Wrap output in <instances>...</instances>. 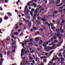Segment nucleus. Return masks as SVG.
Returning <instances> with one entry per match:
<instances>
[{
  "instance_id": "obj_1",
  "label": "nucleus",
  "mask_w": 65,
  "mask_h": 65,
  "mask_svg": "<svg viewBox=\"0 0 65 65\" xmlns=\"http://www.w3.org/2000/svg\"><path fill=\"white\" fill-rule=\"evenodd\" d=\"M25 7V8L24 9L25 11L24 12L25 13L24 15H28V14L29 13V12L30 11V10H28V9H26L28 8V6H26Z\"/></svg>"
},
{
  "instance_id": "obj_2",
  "label": "nucleus",
  "mask_w": 65,
  "mask_h": 65,
  "mask_svg": "<svg viewBox=\"0 0 65 65\" xmlns=\"http://www.w3.org/2000/svg\"><path fill=\"white\" fill-rule=\"evenodd\" d=\"M52 48L51 47H50L49 46H46L44 48V50L45 51H47V52H49L50 50H52Z\"/></svg>"
},
{
  "instance_id": "obj_3",
  "label": "nucleus",
  "mask_w": 65,
  "mask_h": 65,
  "mask_svg": "<svg viewBox=\"0 0 65 65\" xmlns=\"http://www.w3.org/2000/svg\"><path fill=\"white\" fill-rule=\"evenodd\" d=\"M26 51H24V48H22L21 50V57H23V54L24 53V52H25Z\"/></svg>"
},
{
  "instance_id": "obj_4",
  "label": "nucleus",
  "mask_w": 65,
  "mask_h": 65,
  "mask_svg": "<svg viewBox=\"0 0 65 65\" xmlns=\"http://www.w3.org/2000/svg\"><path fill=\"white\" fill-rule=\"evenodd\" d=\"M37 12H36L35 11L34 13V17H33V20H34L35 19V18H36V16L37 15Z\"/></svg>"
},
{
  "instance_id": "obj_5",
  "label": "nucleus",
  "mask_w": 65,
  "mask_h": 65,
  "mask_svg": "<svg viewBox=\"0 0 65 65\" xmlns=\"http://www.w3.org/2000/svg\"><path fill=\"white\" fill-rule=\"evenodd\" d=\"M41 8V6H40V7L39 8H37L35 10V11L36 12H38V10H39V9H40V8Z\"/></svg>"
},
{
  "instance_id": "obj_6",
  "label": "nucleus",
  "mask_w": 65,
  "mask_h": 65,
  "mask_svg": "<svg viewBox=\"0 0 65 65\" xmlns=\"http://www.w3.org/2000/svg\"><path fill=\"white\" fill-rule=\"evenodd\" d=\"M41 21H42L43 22L46 21V19H45V18H41Z\"/></svg>"
},
{
  "instance_id": "obj_7",
  "label": "nucleus",
  "mask_w": 65,
  "mask_h": 65,
  "mask_svg": "<svg viewBox=\"0 0 65 65\" xmlns=\"http://www.w3.org/2000/svg\"><path fill=\"white\" fill-rule=\"evenodd\" d=\"M60 0H58V1L56 2V5H57L58 4H60Z\"/></svg>"
},
{
  "instance_id": "obj_8",
  "label": "nucleus",
  "mask_w": 65,
  "mask_h": 65,
  "mask_svg": "<svg viewBox=\"0 0 65 65\" xmlns=\"http://www.w3.org/2000/svg\"><path fill=\"white\" fill-rule=\"evenodd\" d=\"M57 43V42H58V41H57L56 39L54 41V42H53V43Z\"/></svg>"
},
{
  "instance_id": "obj_9",
  "label": "nucleus",
  "mask_w": 65,
  "mask_h": 65,
  "mask_svg": "<svg viewBox=\"0 0 65 65\" xmlns=\"http://www.w3.org/2000/svg\"><path fill=\"white\" fill-rule=\"evenodd\" d=\"M63 3H60V4L57 5V6H58V7H60V6H61V5H63Z\"/></svg>"
},
{
  "instance_id": "obj_10",
  "label": "nucleus",
  "mask_w": 65,
  "mask_h": 65,
  "mask_svg": "<svg viewBox=\"0 0 65 65\" xmlns=\"http://www.w3.org/2000/svg\"><path fill=\"white\" fill-rule=\"evenodd\" d=\"M49 11H50L49 13H52L53 12V9H51L49 10Z\"/></svg>"
},
{
  "instance_id": "obj_11",
  "label": "nucleus",
  "mask_w": 65,
  "mask_h": 65,
  "mask_svg": "<svg viewBox=\"0 0 65 65\" xmlns=\"http://www.w3.org/2000/svg\"><path fill=\"white\" fill-rule=\"evenodd\" d=\"M35 40L36 41H39V39L38 38H36L35 39Z\"/></svg>"
},
{
  "instance_id": "obj_12",
  "label": "nucleus",
  "mask_w": 65,
  "mask_h": 65,
  "mask_svg": "<svg viewBox=\"0 0 65 65\" xmlns=\"http://www.w3.org/2000/svg\"><path fill=\"white\" fill-rule=\"evenodd\" d=\"M14 35H19V33H18L17 32H14L13 33Z\"/></svg>"
},
{
  "instance_id": "obj_13",
  "label": "nucleus",
  "mask_w": 65,
  "mask_h": 65,
  "mask_svg": "<svg viewBox=\"0 0 65 65\" xmlns=\"http://www.w3.org/2000/svg\"><path fill=\"white\" fill-rule=\"evenodd\" d=\"M51 35H52V34H51V33H50V32H48V37H51Z\"/></svg>"
},
{
  "instance_id": "obj_14",
  "label": "nucleus",
  "mask_w": 65,
  "mask_h": 65,
  "mask_svg": "<svg viewBox=\"0 0 65 65\" xmlns=\"http://www.w3.org/2000/svg\"><path fill=\"white\" fill-rule=\"evenodd\" d=\"M42 45L43 47H46V46H47V45H46L45 43L43 44Z\"/></svg>"
},
{
  "instance_id": "obj_15",
  "label": "nucleus",
  "mask_w": 65,
  "mask_h": 65,
  "mask_svg": "<svg viewBox=\"0 0 65 65\" xmlns=\"http://www.w3.org/2000/svg\"><path fill=\"white\" fill-rule=\"evenodd\" d=\"M43 9H44V8H41L40 10V12H41V11H42Z\"/></svg>"
},
{
  "instance_id": "obj_16",
  "label": "nucleus",
  "mask_w": 65,
  "mask_h": 65,
  "mask_svg": "<svg viewBox=\"0 0 65 65\" xmlns=\"http://www.w3.org/2000/svg\"><path fill=\"white\" fill-rule=\"evenodd\" d=\"M40 30L42 32H43V31L44 29L43 28H40Z\"/></svg>"
},
{
  "instance_id": "obj_17",
  "label": "nucleus",
  "mask_w": 65,
  "mask_h": 65,
  "mask_svg": "<svg viewBox=\"0 0 65 65\" xmlns=\"http://www.w3.org/2000/svg\"><path fill=\"white\" fill-rule=\"evenodd\" d=\"M43 43H45L46 45H48V42H43Z\"/></svg>"
},
{
  "instance_id": "obj_18",
  "label": "nucleus",
  "mask_w": 65,
  "mask_h": 65,
  "mask_svg": "<svg viewBox=\"0 0 65 65\" xmlns=\"http://www.w3.org/2000/svg\"><path fill=\"white\" fill-rule=\"evenodd\" d=\"M7 14L8 16H9V17H10V15H11V13H10L9 12L7 13Z\"/></svg>"
},
{
  "instance_id": "obj_19",
  "label": "nucleus",
  "mask_w": 65,
  "mask_h": 65,
  "mask_svg": "<svg viewBox=\"0 0 65 65\" xmlns=\"http://www.w3.org/2000/svg\"><path fill=\"white\" fill-rule=\"evenodd\" d=\"M31 11H32L33 12H35V9L33 8L31 9Z\"/></svg>"
},
{
  "instance_id": "obj_20",
  "label": "nucleus",
  "mask_w": 65,
  "mask_h": 65,
  "mask_svg": "<svg viewBox=\"0 0 65 65\" xmlns=\"http://www.w3.org/2000/svg\"><path fill=\"white\" fill-rule=\"evenodd\" d=\"M50 25L51 26V27H53V26H54V24H53L52 23H50Z\"/></svg>"
},
{
  "instance_id": "obj_21",
  "label": "nucleus",
  "mask_w": 65,
  "mask_h": 65,
  "mask_svg": "<svg viewBox=\"0 0 65 65\" xmlns=\"http://www.w3.org/2000/svg\"><path fill=\"white\" fill-rule=\"evenodd\" d=\"M4 19L5 20H7L8 19V18L6 16H5L4 17Z\"/></svg>"
},
{
  "instance_id": "obj_22",
  "label": "nucleus",
  "mask_w": 65,
  "mask_h": 65,
  "mask_svg": "<svg viewBox=\"0 0 65 65\" xmlns=\"http://www.w3.org/2000/svg\"><path fill=\"white\" fill-rule=\"evenodd\" d=\"M37 27L35 26L33 27V30H35V29H37Z\"/></svg>"
},
{
  "instance_id": "obj_23",
  "label": "nucleus",
  "mask_w": 65,
  "mask_h": 65,
  "mask_svg": "<svg viewBox=\"0 0 65 65\" xmlns=\"http://www.w3.org/2000/svg\"><path fill=\"white\" fill-rule=\"evenodd\" d=\"M47 17H48L47 15H44V18H45V19H47Z\"/></svg>"
},
{
  "instance_id": "obj_24",
  "label": "nucleus",
  "mask_w": 65,
  "mask_h": 65,
  "mask_svg": "<svg viewBox=\"0 0 65 65\" xmlns=\"http://www.w3.org/2000/svg\"><path fill=\"white\" fill-rule=\"evenodd\" d=\"M33 11H31L30 12V14L31 16L33 15Z\"/></svg>"
},
{
  "instance_id": "obj_25",
  "label": "nucleus",
  "mask_w": 65,
  "mask_h": 65,
  "mask_svg": "<svg viewBox=\"0 0 65 65\" xmlns=\"http://www.w3.org/2000/svg\"><path fill=\"white\" fill-rule=\"evenodd\" d=\"M53 3H54V1L53 0H52L50 2V3L51 4H53Z\"/></svg>"
},
{
  "instance_id": "obj_26",
  "label": "nucleus",
  "mask_w": 65,
  "mask_h": 65,
  "mask_svg": "<svg viewBox=\"0 0 65 65\" xmlns=\"http://www.w3.org/2000/svg\"><path fill=\"white\" fill-rule=\"evenodd\" d=\"M15 41H14V42H13V43H12V45H14V44H16V43H15Z\"/></svg>"
},
{
  "instance_id": "obj_27",
  "label": "nucleus",
  "mask_w": 65,
  "mask_h": 65,
  "mask_svg": "<svg viewBox=\"0 0 65 65\" xmlns=\"http://www.w3.org/2000/svg\"><path fill=\"white\" fill-rule=\"evenodd\" d=\"M10 54V52L8 51L7 52V56L8 57V54Z\"/></svg>"
},
{
  "instance_id": "obj_28",
  "label": "nucleus",
  "mask_w": 65,
  "mask_h": 65,
  "mask_svg": "<svg viewBox=\"0 0 65 65\" xmlns=\"http://www.w3.org/2000/svg\"><path fill=\"white\" fill-rule=\"evenodd\" d=\"M22 46H23V47H24V48H25V44H24V43H22Z\"/></svg>"
},
{
  "instance_id": "obj_29",
  "label": "nucleus",
  "mask_w": 65,
  "mask_h": 65,
  "mask_svg": "<svg viewBox=\"0 0 65 65\" xmlns=\"http://www.w3.org/2000/svg\"><path fill=\"white\" fill-rule=\"evenodd\" d=\"M60 59H61V61H63L64 60V58H60Z\"/></svg>"
},
{
  "instance_id": "obj_30",
  "label": "nucleus",
  "mask_w": 65,
  "mask_h": 65,
  "mask_svg": "<svg viewBox=\"0 0 65 65\" xmlns=\"http://www.w3.org/2000/svg\"><path fill=\"white\" fill-rule=\"evenodd\" d=\"M61 18L62 20L64 19V17H63V15H61Z\"/></svg>"
},
{
  "instance_id": "obj_31",
  "label": "nucleus",
  "mask_w": 65,
  "mask_h": 65,
  "mask_svg": "<svg viewBox=\"0 0 65 65\" xmlns=\"http://www.w3.org/2000/svg\"><path fill=\"white\" fill-rule=\"evenodd\" d=\"M57 37H56L55 36H54L53 37V39H57Z\"/></svg>"
},
{
  "instance_id": "obj_32",
  "label": "nucleus",
  "mask_w": 65,
  "mask_h": 65,
  "mask_svg": "<svg viewBox=\"0 0 65 65\" xmlns=\"http://www.w3.org/2000/svg\"><path fill=\"white\" fill-rule=\"evenodd\" d=\"M57 23L58 25H59V23H60V20L58 21L57 22Z\"/></svg>"
},
{
  "instance_id": "obj_33",
  "label": "nucleus",
  "mask_w": 65,
  "mask_h": 65,
  "mask_svg": "<svg viewBox=\"0 0 65 65\" xmlns=\"http://www.w3.org/2000/svg\"><path fill=\"white\" fill-rule=\"evenodd\" d=\"M47 61V60H46V59H44V62H45V63H46V61Z\"/></svg>"
},
{
  "instance_id": "obj_34",
  "label": "nucleus",
  "mask_w": 65,
  "mask_h": 65,
  "mask_svg": "<svg viewBox=\"0 0 65 65\" xmlns=\"http://www.w3.org/2000/svg\"><path fill=\"white\" fill-rule=\"evenodd\" d=\"M31 22L30 21L28 23V25L29 26H31Z\"/></svg>"
},
{
  "instance_id": "obj_35",
  "label": "nucleus",
  "mask_w": 65,
  "mask_h": 65,
  "mask_svg": "<svg viewBox=\"0 0 65 65\" xmlns=\"http://www.w3.org/2000/svg\"><path fill=\"white\" fill-rule=\"evenodd\" d=\"M58 11L59 12H60H60H63V11L62 10H61V9H60Z\"/></svg>"
},
{
  "instance_id": "obj_36",
  "label": "nucleus",
  "mask_w": 65,
  "mask_h": 65,
  "mask_svg": "<svg viewBox=\"0 0 65 65\" xmlns=\"http://www.w3.org/2000/svg\"><path fill=\"white\" fill-rule=\"evenodd\" d=\"M60 31L62 33H63V32H64V29H62Z\"/></svg>"
},
{
  "instance_id": "obj_37",
  "label": "nucleus",
  "mask_w": 65,
  "mask_h": 65,
  "mask_svg": "<svg viewBox=\"0 0 65 65\" xmlns=\"http://www.w3.org/2000/svg\"><path fill=\"white\" fill-rule=\"evenodd\" d=\"M54 45L53 46H52L51 47V48H52V49H54V47H55V46H54Z\"/></svg>"
},
{
  "instance_id": "obj_38",
  "label": "nucleus",
  "mask_w": 65,
  "mask_h": 65,
  "mask_svg": "<svg viewBox=\"0 0 65 65\" xmlns=\"http://www.w3.org/2000/svg\"><path fill=\"white\" fill-rule=\"evenodd\" d=\"M60 29H56V32H59V30Z\"/></svg>"
},
{
  "instance_id": "obj_39",
  "label": "nucleus",
  "mask_w": 65,
  "mask_h": 65,
  "mask_svg": "<svg viewBox=\"0 0 65 65\" xmlns=\"http://www.w3.org/2000/svg\"><path fill=\"white\" fill-rule=\"evenodd\" d=\"M29 58L30 60H33V58H32V57L31 56Z\"/></svg>"
},
{
  "instance_id": "obj_40",
  "label": "nucleus",
  "mask_w": 65,
  "mask_h": 65,
  "mask_svg": "<svg viewBox=\"0 0 65 65\" xmlns=\"http://www.w3.org/2000/svg\"><path fill=\"white\" fill-rule=\"evenodd\" d=\"M55 28L56 27H55L54 26H53L52 27H51V29H55Z\"/></svg>"
},
{
  "instance_id": "obj_41",
  "label": "nucleus",
  "mask_w": 65,
  "mask_h": 65,
  "mask_svg": "<svg viewBox=\"0 0 65 65\" xmlns=\"http://www.w3.org/2000/svg\"><path fill=\"white\" fill-rule=\"evenodd\" d=\"M64 23H65V20H62L61 21V23L62 24Z\"/></svg>"
},
{
  "instance_id": "obj_42",
  "label": "nucleus",
  "mask_w": 65,
  "mask_h": 65,
  "mask_svg": "<svg viewBox=\"0 0 65 65\" xmlns=\"http://www.w3.org/2000/svg\"><path fill=\"white\" fill-rule=\"evenodd\" d=\"M51 43V45H56V44H55V43Z\"/></svg>"
},
{
  "instance_id": "obj_43",
  "label": "nucleus",
  "mask_w": 65,
  "mask_h": 65,
  "mask_svg": "<svg viewBox=\"0 0 65 65\" xmlns=\"http://www.w3.org/2000/svg\"><path fill=\"white\" fill-rule=\"evenodd\" d=\"M30 44H31V45H33V43L32 42H31L30 43H29Z\"/></svg>"
},
{
  "instance_id": "obj_44",
  "label": "nucleus",
  "mask_w": 65,
  "mask_h": 65,
  "mask_svg": "<svg viewBox=\"0 0 65 65\" xmlns=\"http://www.w3.org/2000/svg\"><path fill=\"white\" fill-rule=\"evenodd\" d=\"M32 2H33V1H31L30 2H28V3H32Z\"/></svg>"
},
{
  "instance_id": "obj_45",
  "label": "nucleus",
  "mask_w": 65,
  "mask_h": 65,
  "mask_svg": "<svg viewBox=\"0 0 65 65\" xmlns=\"http://www.w3.org/2000/svg\"><path fill=\"white\" fill-rule=\"evenodd\" d=\"M18 27H19V26H16V27H15V29H18Z\"/></svg>"
},
{
  "instance_id": "obj_46",
  "label": "nucleus",
  "mask_w": 65,
  "mask_h": 65,
  "mask_svg": "<svg viewBox=\"0 0 65 65\" xmlns=\"http://www.w3.org/2000/svg\"><path fill=\"white\" fill-rule=\"evenodd\" d=\"M31 53H34V50H32V52H31Z\"/></svg>"
},
{
  "instance_id": "obj_47",
  "label": "nucleus",
  "mask_w": 65,
  "mask_h": 65,
  "mask_svg": "<svg viewBox=\"0 0 65 65\" xmlns=\"http://www.w3.org/2000/svg\"><path fill=\"white\" fill-rule=\"evenodd\" d=\"M58 12V10H56V11H55L54 12V13H57V12Z\"/></svg>"
},
{
  "instance_id": "obj_48",
  "label": "nucleus",
  "mask_w": 65,
  "mask_h": 65,
  "mask_svg": "<svg viewBox=\"0 0 65 65\" xmlns=\"http://www.w3.org/2000/svg\"><path fill=\"white\" fill-rule=\"evenodd\" d=\"M22 35H23V32L21 33L20 35L22 36Z\"/></svg>"
},
{
  "instance_id": "obj_49",
  "label": "nucleus",
  "mask_w": 65,
  "mask_h": 65,
  "mask_svg": "<svg viewBox=\"0 0 65 65\" xmlns=\"http://www.w3.org/2000/svg\"><path fill=\"white\" fill-rule=\"evenodd\" d=\"M36 33L37 34V35H38V34H39V32L38 31H37Z\"/></svg>"
},
{
  "instance_id": "obj_50",
  "label": "nucleus",
  "mask_w": 65,
  "mask_h": 65,
  "mask_svg": "<svg viewBox=\"0 0 65 65\" xmlns=\"http://www.w3.org/2000/svg\"><path fill=\"white\" fill-rule=\"evenodd\" d=\"M32 62L33 63H35V61L34 60H32Z\"/></svg>"
},
{
  "instance_id": "obj_51",
  "label": "nucleus",
  "mask_w": 65,
  "mask_h": 65,
  "mask_svg": "<svg viewBox=\"0 0 65 65\" xmlns=\"http://www.w3.org/2000/svg\"><path fill=\"white\" fill-rule=\"evenodd\" d=\"M51 41H53V37H52L50 39Z\"/></svg>"
},
{
  "instance_id": "obj_52",
  "label": "nucleus",
  "mask_w": 65,
  "mask_h": 65,
  "mask_svg": "<svg viewBox=\"0 0 65 65\" xmlns=\"http://www.w3.org/2000/svg\"><path fill=\"white\" fill-rule=\"evenodd\" d=\"M4 55H6V51H5L4 52Z\"/></svg>"
},
{
  "instance_id": "obj_53",
  "label": "nucleus",
  "mask_w": 65,
  "mask_h": 65,
  "mask_svg": "<svg viewBox=\"0 0 65 65\" xmlns=\"http://www.w3.org/2000/svg\"><path fill=\"white\" fill-rule=\"evenodd\" d=\"M53 53V51H50V54H52V53Z\"/></svg>"
},
{
  "instance_id": "obj_54",
  "label": "nucleus",
  "mask_w": 65,
  "mask_h": 65,
  "mask_svg": "<svg viewBox=\"0 0 65 65\" xmlns=\"http://www.w3.org/2000/svg\"><path fill=\"white\" fill-rule=\"evenodd\" d=\"M12 51L14 53L15 52V51L14 50H13V49H12Z\"/></svg>"
},
{
  "instance_id": "obj_55",
  "label": "nucleus",
  "mask_w": 65,
  "mask_h": 65,
  "mask_svg": "<svg viewBox=\"0 0 65 65\" xmlns=\"http://www.w3.org/2000/svg\"><path fill=\"white\" fill-rule=\"evenodd\" d=\"M37 51H39L40 50V49H39V48H37Z\"/></svg>"
},
{
  "instance_id": "obj_56",
  "label": "nucleus",
  "mask_w": 65,
  "mask_h": 65,
  "mask_svg": "<svg viewBox=\"0 0 65 65\" xmlns=\"http://www.w3.org/2000/svg\"><path fill=\"white\" fill-rule=\"evenodd\" d=\"M61 55V53H60L58 54V56H60Z\"/></svg>"
},
{
  "instance_id": "obj_57",
  "label": "nucleus",
  "mask_w": 65,
  "mask_h": 65,
  "mask_svg": "<svg viewBox=\"0 0 65 65\" xmlns=\"http://www.w3.org/2000/svg\"><path fill=\"white\" fill-rule=\"evenodd\" d=\"M2 22V19H0V24Z\"/></svg>"
},
{
  "instance_id": "obj_58",
  "label": "nucleus",
  "mask_w": 65,
  "mask_h": 65,
  "mask_svg": "<svg viewBox=\"0 0 65 65\" xmlns=\"http://www.w3.org/2000/svg\"><path fill=\"white\" fill-rule=\"evenodd\" d=\"M35 46H36V47H37V46H38V45L37 44H36L35 45Z\"/></svg>"
},
{
  "instance_id": "obj_59",
  "label": "nucleus",
  "mask_w": 65,
  "mask_h": 65,
  "mask_svg": "<svg viewBox=\"0 0 65 65\" xmlns=\"http://www.w3.org/2000/svg\"><path fill=\"white\" fill-rule=\"evenodd\" d=\"M27 51L28 53H30V51H29V49H27Z\"/></svg>"
},
{
  "instance_id": "obj_60",
  "label": "nucleus",
  "mask_w": 65,
  "mask_h": 65,
  "mask_svg": "<svg viewBox=\"0 0 65 65\" xmlns=\"http://www.w3.org/2000/svg\"><path fill=\"white\" fill-rule=\"evenodd\" d=\"M1 61L2 62H3V59H2V58H1Z\"/></svg>"
},
{
  "instance_id": "obj_61",
  "label": "nucleus",
  "mask_w": 65,
  "mask_h": 65,
  "mask_svg": "<svg viewBox=\"0 0 65 65\" xmlns=\"http://www.w3.org/2000/svg\"><path fill=\"white\" fill-rule=\"evenodd\" d=\"M25 54H27V51H25Z\"/></svg>"
},
{
  "instance_id": "obj_62",
  "label": "nucleus",
  "mask_w": 65,
  "mask_h": 65,
  "mask_svg": "<svg viewBox=\"0 0 65 65\" xmlns=\"http://www.w3.org/2000/svg\"><path fill=\"white\" fill-rule=\"evenodd\" d=\"M42 45L40 46V48H42Z\"/></svg>"
},
{
  "instance_id": "obj_63",
  "label": "nucleus",
  "mask_w": 65,
  "mask_h": 65,
  "mask_svg": "<svg viewBox=\"0 0 65 65\" xmlns=\"http://www.w3.org/2000/svg\"><path fill=\"white\" fill-rule=\"evenodd\" d=\"M17 46L15 45L14 46V48H17Z\"/></svg>"
},
{
  "instance_id": "obj_64",
  "label": "nucleus",
  "mask_w": 65,
  "mask_h": 65,
  "mask_svg": "<svg viewBox=\"0 0 65 65\" xmlns=\"http://www.w3.org/2000/svg\"><path fill=\"white\" fill-rule=\"evenodd\" d=\"M51 39H49L48 41V42L50 43L51 42Z\"/></svg>"
}]
</instances>
